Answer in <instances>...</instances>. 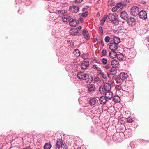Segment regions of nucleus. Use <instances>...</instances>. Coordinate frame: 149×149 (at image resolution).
I'll list each match as a JSON object with an SVG mask.
<instances>
[{
    "instance_id": "20e7f679",
    "label": "nucleus",
    "mask_w": 149,
    "mask_h": 149,
    "mask_svg": "<svg viewBox=\"0 0 149 149\" xmlns=\"http://www.w3.org/2000/svg\"><path fill=\"white\" fill-rule=\"evenodd\" d=\"M86 88H88L87 92L91 94L95 91V87L93 84H89L87 85Z\"/></svg>"
},
{
    "instance_id": "9b49d317",
    "label": "nucleus",
    "mask_w": 149,
    "mask_h": 149,
    "mask_svg": "<svg viewBox=\"0 0 149 149\" xmlns=\"http://www.w3.org/2000/svg\"><path fill=\"white\" fill-rule=\"evenodd\" d=\"M87 73L79 72L78 73L77 76L79 79L84 80Z\"/></svg>"
},
{
    "instance_id": "393cba45",
    "label": "nucleus",
    "mask_w": 149,
    "mask_h": 149,
    "mask_svg": "<svg viewBox=\"0 0 149 149\" xmlns=\"http://www.w3.org/2000/svg\"><path fill=\"white\" fill-rule=\"evenodd\" d=\"M120 134H118L116 135H114L113 136V138L115 141H118V142L120 140Z\"/></svg>"
},
{
    "instance_id": "69168bd1",
    "label": "nucleus",
    "mask_w": 149,
    "mask_h": 149,
    "mask_svg": "<svg viewBox=\"0 0 149 149\" xmlns=\"http://www.w3.org/2000/svg\"><path fill=\"white\" fill-rule=\"evenodd\" d=\"M20 0L21 1L23 2H24V1H25V0Z\"/></svg>"
},
{
    "instance_id": "a18cd8bd",
    "label": "nucleus",
    "mask_w": 149,
    "mask_h": 149,
    "mask_svg": "<svg viewBox=\"0 0 149 149\" xmlns=\"http://www.w3.org/2000/svg\"><path fill=\"white\" fill-rule=\"evenodd\" d=\"M88 11H86L82 14L81 16L85 17L88 15Z\"/></svg>"
},
{
    "instance_id": "a19ab883",
    "label": "nucleus",
    "mask_w": 149,
    "mask_h": 149,
    "mask_svg": "<svg viewBox=\"0 0 149 149\" xmlns=\"http://www.w3.org/2000/svg\"><path fill=\"white\" fill-rule=\"evenodd\" d=\"M61 148H63V149H68L67 148V146L66 145L65 143H62V144L61 145Z\"/></svg>"
},
{
    "instance_id": "b1692460",
    "label": "nucleus",
    "mask_w": 149,
    "mask_h": 149,
    "mask_svg": "<svg viewBox=\"0 0 149 149\" xmlns=\"http://www.w3.org/2000/svg\"><path fill=\"white\" fill-rule=\"evenodd\" d=\"M117 69L116 67H113L110 70V72L111 74L114 75L117 73Z\"/></svg>"
},
{
    "instance_id": "bb28decb",
    "label": "nucleus",
    "mask_w": 149,
    "mask_h": 149,
    "mask_svg": "<svg viewBox=\"0 0 149 149\" xmlns=\"http://www.w3.org/2000/svg\"><path fill=\"white\" fill-rule=\"evenodd\" d=\"M117 59L120 61L122 60L124 58V56L123 54L120 53L118 54H117L116 56Z\"/></svg>"
},
{
    "instance_id": "473e14b6",
    "label": "nucleus",
    "mask_w": 149,
    "mask_h": 149,
    "mask_svg": "<svg viewBox=\"0 0 149 149\" xmlns=\"http://www.w3.org/2000/svg\"><path fill=\"white\" fill-rule=\"evenodd\" d=\"M108 3V5L111 7L115 5V3L114 2L113 0H109Z\"/></svg>"
},
{
    "instance_id": "dca6fc26",
    "label": "nucleus",
    "mask_w": 149,
    "mask_h": 149,
    "mask_svg": "<svg viewBox=\"0 0 149 149\" xmlns=\"http://www.w3.org/2000/svg\"><path fill=\"white\" fill-rule=\"evenodd\" d=\"M107 100L105 96H102L99 98V102L100 104H104L107 102Z\"/></svg>"
},
{
    "instance_id": "bf43d9fd",
    "label": "nucleus",
    "mask_w": 149,
    "mask_h": 149,
    "mask_svg": "<svg viewBox=\"0 0 149 149\" xmlns=\"http://www.w3.org/2000/svg\"><path fill=\"white\" fill-rule=\"evenodd\" d=\"M82 27H81V26H78V29H79V30H80V29H81Z\"/></svg>"
},
{
    "instance_id": "f257e3e1",
    "label": "nucleus",
    "mask_w": 149,
    "mask_h": 149,
    "mask_svg": "<svg viewBox=\"0 0 149 149\" xmlns=\"http://www.w3.org/2000/svg\"><path fill=\"white\" fill-rule=\"evenodd\" d=\"M128 75L125 72H122L120 74L119 76L115 78V80L116 83L119 84L121 82V80H124L127 79Z\"/></svg>"
},
{
    "instance_id": "c9c22d12",
    "label": "nucleus",
    "mask_w": 149,
    "mask_h": 149,
    "mask_svg": "<svg viewBox=\"0 0 149 149\" xmlns=\"http://www.w3.org/2000/svg\"><path fill=\"white\" fill-rule=\"evenodd\" d=\"M107 54V51L106 49H104L101 53V57H102L106 55Z\"/></svg>"
},
{
    "instance_id": "de8ad7c7",
    "label": "nucleus",
    "mask_w": 149,
    "mask_h": 149,
    "mask_svg": "<svg viewBox=\"0 0 149 149\" xmlns=\"http://www.w3.org/2000/svg\"><path fill=\"white\" fill-rule=\"evenodd\" d=\"M100 80V78L98 77H95L94 79V81L95 82H98Z\"/></svg>"
},
{
    "instance_id": "3c124183",
    "label": "nucleus",
    "mask_w": 149,
    "mask_h": 149,
    "mask_svg": "<svg viewBox=\"0 0 149 149\" xmlns=\"http://www.w3.org/2000/svg\"><path fill=\"white\" fill-rule=\"evenodd\" d=\"M83 0H75V2L77 3H81Z\"/></svg>"
},
{
    "instance_id": "f03ea898",
    "label": "nucleus",
    "mask_w": 149,
    "mask_h": 149,
    "mask_svg": "<svg viewBox=\"0 0 149 149\" xmlns=\"http://www.w3.org/2000/svg\"><path fill=\"white\" fill-rule=\"evenodd\" d=\"M108 19L110 21H111L113 24H118V22H114L115 21H116L117 20V18L118 17L117 15L115 13H111L109 14L108 16Z\"/></svg>"
},
{
    "instance_id": "423d86ee",
    "label": "nucleus",
    "mask_w": 149,
    "mask_h": 149,
    "mask_svg": "<svg viewBox=\"0 0 149 149\" xmlns=\"http://www.w3.org/2000/svg\"><path fill=\"white\" fill-rule=\"evenodd\" d=\"M110 44L109 48L112 52H113V53H115V51L118 49L117 45L116 44V43L112 42L111 40L110 41Z\"/></svg>"
},
{
    "instance_id": "774afa93",
    "label": "nucleus",
    "mask_w": 149,
    "mask_h": 149,
    "mask_svg": "<svg viewBox=\"0 0 149 149\" xmlns=\"http://www.w3.org/2000/svg\"><path fill=\"white\" fill-rule=\"evenodd\" d=\"M148 41L149 42V38H148Z\"/></svg>"
},
{
    "instance_id": "39448f33",
    "label": "nucleus",
    "mask_w": 149,
    "mask_h": 149,
    "mask_svg": "<svg viewBox=\"0 0 149 149\" xmlns=\"http://www.w3.org/2000/svg\"><path fill=\"white\" fill-rule=\"evenodd\" d=\"M127 22L129 26H133L136 24V20L135 19L132 17H130L127 19Z\"/></svg>"
},
{
    "instance_id": "7ed1b4c3",
    "label": "nucleus",
    "mask_w": 149,
    "mask_h": 149,
    "mask_svg": "<svg viewBox=\"0 0 149 149\" xmlns=\"http://www.w3.org/2000/svg\"><path fill=\"white\" fill-rule=\"evenodd\" d=\"M130 12L132 15L134 16H137L139 13V8L137 6L132 7L130 9Z\"/></svg>"
},
{
    "instance_id": "f704fd0d",
    "label": "nucleus",
    "mask_w": 149,
    "mask_h": 149,
    "mask_svg": "<svg viewBox=\"0 0 149 149\" xmlns=\"http://www.w3.org/2000/svg\"><path fill=\"white\" fill-rule=\"evenodd\" d=\"M123 4L121 3H119L117 4L116 6L118 8V9L120 8L122 6H126V3L124 2L122 3Z\"/></svg>"
},
{
    "instance_id": "7c9ffc66",
    "label": "nucleus",
    "mask_w": 149,
    "mask_h": 149,
    "mask_svg": "<svg viewBox=\"0 0 149 149\" xmlns=\"http://www.w3.org/2000/svg\"><path fill=\"white\" fill-rule=\"evenodd\" d=\"M74 54L76 57H78L80 56V51L78 49H75L73 52Z\"/></svg>"
},
{
    "instance_id": "1a4fd4ad",
    "label": "nucleus",
    "mask_w": 149,
    "mask_h": 149,
    "mask_svg": "<svg viewBox=\"0 0 149 149\" xmlns=\"http://www.w3.org/2000/svg\"><path fill=\"white\" fill-rule=\"evenodd\" d=\"M138 15L139 17L143 20H145L147 18V13L145 11H141L139 12Z\"/></svg>"
},
{
    "instance_id": "338daca9",
    "label": "nucleus",
    "mask_w": 149,
    "mask_h": 149,
    "mask_svg": "<svg viewBox=\"0 0 149 149\" xmlns=\"http://www.w3.org/2000/svg\"><path fill=\"white\" fill-rule=\"evenodd\" d=\"M96 60H97L95 59H94L93 60V61H96Z\"/></svg>"
},
{
    "instance_id": "412c9836",
    "label": "nucleus",
    "mask_w": 149,
    "mask_h": 149,
    "mask_svg": "<svg viewBox=\"0 0 149 149\" xmlns=\"http://www.w3.org/2000/svg\"><path fill=\"white\" fill-rule=\"evenodd\" d=\"M112 42L114 43H116V44L118 45L120 42V39L116 36H114Z\"/></svg>"
},
{
    "instance_id": "2eb2a0df",
    "label": "nucleus",
    "mask_w": 149,
    "mask_h": 149,
    "mask_svg": "<svg viewBox=\"0 0 149 149\" xmlns=\"http://www.w3.org/2000/svg\"><path fill=\"white\" fill-rule=\"evenodd\" d=\"M62 20L64 22H69L71 20V17L66 15H64L62 17Z\"/></svg>"
},
{
    "instance_id": "4d7b16f0",
    "label": "nucleus",
    "mask_w": 149,
    "mask_h": 149,
    "mask_svg": "<svg viewBox=\"0 0 149 149\" xmlns=\"http://www.w3.org/2000/svg\"><path fill=\"white\" fill-rule=\"evenodd\" d=\"M98 72L99 71H100V72H102L101 70V68H100V67H98V68H97V70Z\"/></svg>"
},
{
    "instance_id": "ddd939ff",
    "label": "nucleus",
    "mask_w": 149,
    "mask_h": 149,
    "mask_svg": "<svg viewBox=\"0 0 149 149\" xmlns=\"http://www.w3.org/2000/svg\"><path fill=\"white\" fill-rule=\"evenodd\" d=\"M120 16L121 18L124 20L127 19L128 17L127 12L125 11H123L121 12Z\"/></svg>"
},
{
    "instance_id": "4c0bfd02",
    "label": "nucleus",
    "mask_w": 149,
    "mask_h": 149,
    "mask_svg": "<svg viewBox=\"0 0 149 149\" xmlns=\"http://www.w3.org/2000/svg\"><path fill=\"white\" fill-rule=\"evenodd\" d=\"M115 88L118 91H120L122 88V87L120 85H116L115 86Z\"/></svg>"
},
{
    "instance_id": "6e6552de",
    "label": "nucleus",
    "mask_w": 149,
    "mask_h": 149,
    "mask_svg": "<svg viewBox=\"0 0 149 149\" xmlns=\"http://www.w3.org/2000/svg\"><path fill=\"white\" fill-rule=\"evenodd\" d=\"M89 65V62L88 61H85L81 64V68L83 70H85L88 68Z\"/></svg>"
},
{
    "instance_id": "603ef678",
    "label": "nucleus",
    "mask_w": 149,
    "mask_h": 149,
    "mask_svg": "<svg viewBox=\"0 0 149 149\" xmlns=\"http://www.w3.org/2000/svg\"><path fill=\"white\" fill-rule=\"evenodd\" d=\"M92 68L94 69L97 70L98 67H97V65H93Z\"/></svg>"
},
{
    "instance_id": "4468645a",
    "label": "nucleus",
    "mask_w": 149,
    "mask_h": 149,
    "mask_svg": "<svg viewBox=\"0 0 149 149\" xmlns=\"http://www.w3.org/2000/svg\"><path fill=\"white\" fill-rule=\"evenodd\" d=\"M79 23V21L78 20L72 19L70 22L69 24L71 26L75 27L78 25Z\"/></svg>"
},
{
    "instance_id": "5701e85b",
    "label": "nucleus",
    "mask_w": 149,
    "mask_h": 149,
    "mask_svg": "<svg viewBox=\"0 0 149 149\" xmlns=\"http://www.w3.org/2000/svg\"><path fill=\"white\" fill-rule=\"evenodd\" d=\"M104 88H105L106 91H110L111 88V86L110 84L107 83L105 84L104 86Z\"/></svg>"
},
{
    "instance_id": "052dcab7",
    "label": "nucleus",
    "mask_w": 149,
    "mask_h": 149,
    "mask_svg": "<svg viewBox=\"0 0 149 149\" xmlns=\"http://www.w3.org/2000/svg\"><path fill=\"white\" fill-rule=\"evenodd\" d=\"M104 23V22H101V24L102 25H103Z\"/></svg>"
},
{
    "instance_id": "e433bc0d",
    "label": "nucleus",
    "mask_w": 149,
    "mask_h": 149,
    "mask_svg": "<svg viewBox=\"0 0 149 149\" xmlns=\"http://www.w3.org/2000/svg\"><path fill=\"white\" fill-rule=\"evenodd\" d=\"M31 0H25L24 2L25 4L26 5L28 6L31 3Z\"/></svg>"
},
{
    "instance_id": "c756f323",
    "label": "nucleus",
    "mask_w": 149,
    "mask_h": 149,
    "mask_svg": "<svg viewBox=\"0 0 149 149\" xmlns=\"http://www.w3.org/2000/svg\"><path fill=\"white\" fill-rule=\"evenodd\" d=\"M124 132L125 134L128 136H130L131 135V132L130 129H126L124 131Z\"/></svg>"
},
{
    "instance_id": "864d4df0",
    "label": "nucleus",
    "mask_w": 149,
    "mask_h": 149,
    "mask_svg": "<svg viewBox=\"0 0 149 149\" xmlns=\"http://www.w3.org/2000/svg\"><path fill=\"white\" fill-rule=\"evenodd\" d=\"M100 43H101V44L102 45V46H104V42L102 40H101L100 41Z\"/></svg>"
},
{
    "instance_id": "ea45409f",
    "label": "nucleus",
    "mask_w": 149,
    "mask_h": 149,
    "mask_svg": "<svg viewBox=\"0 0 149 149\" xmlns=\"http://www.w3.org/2000/svg\"><path fill=\"white\" fill-rule=\"evenodd\" d=\"M108 15L107 14H106L104 15L102 19L101 20V22H104V23L106 19L108 17Z\"/></svg>"
},
{
    "instance_id": "5fc2aeb1",
    "label": "nucleus",
    "mask_w": 149,
    "mask_h": 149,
    "mask_svg": "<svg viewBox=\"0 0 149 149\" xmlns=\"http://www.w3.org/2000/svg\"><path fill=\"white\" fill-rule=\"evenodd\" d=\"M105 67L106 69H108L109 67V65L108 64H107L105 66Z\"/></svg>"
},
{
    "instance_id": "f8f14e48",
    "label": "nucleus",
    "mask_w": 149,
    "mask_h": 149,
    "mask_svg": "<svg viewBox=\"0 0 149 149\" xmlns=\"http://www.w3.org/2000/svg\"><path fill=\"white\" fill-rule=\"evenodd\" d=\"M69 33L70 35L74 36L77 34L78 33V31L76 28H72L70 30Z\"/></svg>"
},
{
    "instance_id": "79ce46f5",
    "label": "nucleus",
    "mask_w": 149,
    "mask_h": 149,
    "mask_svg": "<svg viewBox=\"0 0 149 149\" xmlns=\"http://www.w3.org/2000/svg\"><path fill=\"white\" fill-rule=\"evenodd\" d=\"M110 40V38L109 36H106L105 37L104 40L107 43Z\"/></svg>"
},
{
    "instance_id": "09e8293b",
    "label": "nucleus",
    "mask_w": 149,
    "mask_h": 149,
    "mask_svg": "<svg viewBox=\"0 0 149 149\" xmlns=\"http://www.w3.org/2000/svg\"><path fill=\"white\" fill-rule=\"evenodd\" d=\"M89 8V6H84V7L82 9V11L83 12L85 11L86 9H88Z\"/></svg>"
},
{
    "instance_id": "2f4dec72",
    "label": "nucleus",
    "mask_w": 149,
    "mask_h": 149,
    "mask_svg": "<svg viewBox=\"0 0 149 149\" xmlns=\"http://www.w3.org/2000/svg\"><path fill=\"white\" fill-rule=\"evenodd\" d=\"M116 55L117 53L116 52L115 53H113V52H110L109 56L111 58H114L116 57Z\"/></svg>"
},
{
    "instance_id": "0e129e2a",
    "label": "nucleus",
    "mask_w": 149,
    "mask_h": 149,
    "mask_svg": "<svg viewBox=\"0 0 149 149\" xmlns=\"http://www.w3.org/2000/svg\"><path fill=\"white\" fill-rule=\"evenodd\" d=\"M91 129H91V132H94V130L92 131V128Z\"/></svg>"
},
{
    "instance_id": "c85d7f7f",
    "label": "nucleus",
    "mask_w": 149,
    "mask_h": 149,
    "mask_svg": "<svg viewBox=\"0 0 149 149\" xmlns=\"http://www.w3.org/2000/svg\"><path fill=\"white\" fill-rule=\"evenodd\" d=\"M113 100L114 102H118L120 101V99L118 96L116 95L113 98Z\"/></svg>"
},
{
    "instance_id": "0eeeda50",
    "label": "nucleus",
    "mask_w": 149,
    "mask_h": 149,
    "mask_svg": "<svg viewBox=\"0 0 149 149\" xmlns=\"http://www.w3.org/2000/svg\"><path fill=\"white\" fill-rule=\"evenodd\" d=\"M85 77L84 80H85L86 83H90L93 81V78L91 74L87 73Z\"/></svg>"
},
{
    "instance_id": "9d476101",
    "label": "nucleus",
    "mask_w": 149,
    "mask_h": 149,
    "mask_svg": "<svg viewBox=\"0 0 149 149\" xmlns=\"http://www.w3.org/2000/svg\"><path fill=\"white\" fill-rule=\"evenodd\" d=\"M69 10L73 13H77L79 11V8L77 6H72L70 7Z\"/></svg>"
},
{
    "instance_id": "6ab92c4d",
    "label": "nucleus",
    "mask_w": 149,
    "mask_h": 149,
    "mask_svg": "<svg viewBox=\"0 0 149 149\" xmlns=\"http://www.w3.org/2000/svg\"><path fill=\"white\" fill-rule=\"evenodd\" d=\"M62 143H63V141L62 139H57L56 146L58 149H59Z\"/></svg>"
},
{
    "instance_id": "4be33fe9",
    "label": "nucleus",
    "mask_w": 149,
    "mask_h": 149,
    "mask_svg": "<svg viewBox=\"0 0 149 149\" xmlns=\"http://www.w3.org/2000/svg\"><path fill=\"white\" fill-rule=\"evenodd\" d=\"M111 65L116 67L119 65L118 61L116 59H113L112 60L111 62Z\"/></svg>"
},
{
    "instance_id": "a878e982",
    "label": "nucleus",
    "mask_w": 149,
    "mask_h": 149,
    "mask_svg": "<svg viewBox=\"0 0 149 149\" xmlns=\"http://www.w3.org/2000/svg\"><path fill=\"white\" fill-rule=\"evenodd\" d=\"M51 145L50 142L46 143L44 145L43 148L44 149H50L51 147Z\"/></svg>"
},
{
    "instance_id": "58836bf2",
    "label": "nucleus",
    "mask_w": 149,
    "mask_h": 149,
    "mask_svg": "<svg viewBox=\"0 0 149 149\" xmlns=\"http://www.w3.org/2000/svg\"><path fill=\"white\" fill-rule=\"evenodd\" d=\"M67 12L66 10H61L58 11V13L61 14H66Z\"/></svg>"
},
{
    "instance_id": "680f3d73",
    "label": "nucleus",
    "mask_w": 149,
    "mask_h": 149,
    "mask_svg": "<svg viewBox=\"0 0 149 149\" xmlns=\"http://www.w3.org/2000/svg\"><path fill=\"white\" fill-rule=\"evenodd\" d=\"M23 149H29V148H23Z\"/></svg>"
},
{
    "instance_id": "13d9d810",
    "label": "nucleus",
    "mask_w": 149,
    "mask_h": 149,
    "mask_svg": "<svg viewBox=\"0 0 149 149\" xmlns=\"http://www.w3.org/2000/svg\"><path fill=\"white\" fill-rule=\"evenodd\" d=\"M124 1L123 2H124L126 3L128 2L129 1V0H123Z\"/></svg>"
},
{
    "instance_id": "6e6d98bb",
    "label": "nucleus",
    "mask_w": 149,
    "mask_h": 149,
    "mask_svg": "<svg viewBox=\"0 0 149 149\" xmlns=\"http://www.w3.org/2000/svg\"><path fill=\"white\" fill-rule=\"evenodd\" d=\"M95 63H98V64H100L101 62L100 61L98 60H96L95 61Z\"/></svg>"
},
{
    "instance_id": "37998d69",
    "label": "nucleus",
    "mask_w": 149,
    "mask_h": 149,
    "mask_svg": "<svg viewBox=\"0 0 149 149\" xmlns=\"http://www.w3.org/2000/svg\"><path fill=\"white\" fill-rule=\"evenodd\" d=\"M99 31L100 33V34L102 35L103 34V30L102 27L100 26L99 28Z\"/></svg>"
},
{
    "instance_id": "8fccbe9b",
    "label": "nucleus",
    "mask_w": 149,
    "mask_h": 149,
    "mask_svg": "<svg viewBox=\"0 0 149 149\" xmlns=\"http://www.w3.org/2000/svg\"><path fill=\"white\" fill-rule=\"evenodd\" d=\"M118 9V8H117V7L116 6H115L114 7H113L112 9V11H113V12H115Z\"/></svg>"
},
{
    "instance_id": "e2e57ef3",
    "label": "nucleus",
    "mask_w": 149,
    "mask_h": 149,
    "mask_svg": "<svg viewBox=\"0 0 149 149\" xmlns=\"http://www.w3.org/2000/svg\"><path fill=\"white\" fill-rule=\"evenodd\" d=\"M107 74L108 75V76L109 77V74L108 73H107Z\"/></svg>"
},
{
    "instance_id": "c03bdc74",
    "label": "nucleus",
    "mask_w": 149,
    "mask_h": 149,
    "mask_svg": "<svg viewBox=\"0 0 149 149\" xmlns=\"http://www.w3.org/2000/svg\"><path fill=\"white\" fill-rule=\"evenodd\" d=\"M102 62L103 65H105L107 63V60L106 58H103L102 59Z\"/></svg>"
},
{
    "instance_id": "cd10ccee",
    "label": "nucleus",
    "mask_w": 149,
    "mask_h": 149,
    "mask_svg": "<svg viewBox=\"0 0 149 149\" xmlns=\"http://www.w3.org/2000/svg\"><path fill=\"white\" fill-rule=\"evenodd\" d=\"M99 91L101 94L105 93V92H107L105 89V88H104V86H101L99 88Z\"/></svg>"
},
{
    "instance_id": "72a5a7b5",
    "label": "nucleus",
    "mask_w": 149,
    "mask_h": 149,
    "mask_svg": "<svg viewBox=\"0 0 149 149\" xmlns=\"http://www.w3.org/2000/svg\"><path fill=\"white\" fill-rule=\"evenodd\" d=\"M99 74H100L102 78L105 79H107V76L106 74H104L102 72H99Z\"/></svg>"
},
{
    "instance_id": "49530a36",
    "label": "nucleus",
    "mask_w": 149,
    "mask_h": 149,
    "mask_svg": "<svg viewBox=\"0 0 149 149\" xmlns=\"http://www.w3.org/2000/svg\"><path fill=\"white\" fill-rule=\"evenodd\" d=\"M127 121L128 122L131 123L134 121V120H133L132 118H130V117L128 118H127Z\"/></svg>"
},
{
    "instance_id": "f3484780",
    "label": "nucleus",
    "mask_w": 149,
    "mask_h": 149,
    "mask_svg": "<svg viewBox=\"0 0 149 149\" xmlns=\"http://www.w3.org/2000/svg\"><path fill=\"white\" fill-rule=\"evenodd\" d=\"M82 34L84 38L86 40H88L89 39V35L88 33V31L84 29L82 31Z\"/></svg>"
},
{
    "instance_id": "aec40b11",
    "label": "nucleus",
    "mask_w": 149,
    "mask_h": 149,
    "mask_svg": "<svg viewBox=\"0 0 149 149\" xmlns=\"http://www.w3.org/2000/svg\"><path fill=\"white\" fill-rule=\"evenodd\" d=\"M98 102V101L97 99L94 98L90 99L89 103L91 106H92L97 103Z\"/></svg>"
},
{
    "instance_id": "a211bd4d",
    "label": "nucleus",
    "mask_w": 149,
    "mask_h": 149,
    "mask_svg": "<svg viewBox=\"0 0 149 149\" xmlns=\"http://www.w3.org/2000/svg\"><path fill=\"white\" fill-rule=\"evenodd\" d=\"M105 96L107 98L110 99L113 97V93L110 91H107L105 92Z\"/></svg>"
}]
</instances>
